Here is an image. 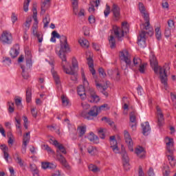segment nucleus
<instances>
[{"mask_svg":"<svg viewBox=\"0 0 176 176\" xmlns=\"http://www.w3.org/2000/svg\"><path fill=\"white\" fill-rule=\"evenodd\" d=\"M139 10L146 22L140 25L141 32L138 37V45L140 47H145L146 46V35H153V29L151 28L149 14L146 12L145 6H144L142 3H139Z\"/></svg>","mask_w":176,"mask_h":176,"instance_id":"nucleus-1","label":"nucleus"},{"mask_svg":"<svg viewBox=\"0 0 176 176\" xmlns=\"http://www.w3.org/2000/svg\"><path fill=\"white\" fill-rule=\"evenodd\" d=\"M150 64L151 68H153L155 74H159L160 70V79L161 80V83L166 87L167 86V73L166 72V68L159 67L157 60H156V56L155 55H152L150 56Z\"/></svg>","mask_w":176,"mask_h":176,"instance_id":"nucleus-2","label":"nucleus"},{"mask_svg":"<svg viewBox=\"0 0 176 176\" xmlns=\"http://www.w3.org/2000/svg\"><path fill=\"white\" fill-rule=\"evenodd\" d=\"M52 36H54V38H57L58 39H60V50L58 52V55L61 60L65 61V57H67L65 53L69 50V45L67 41V36L64 35L60 36V34L56 31L52 32Z\"/></svg>","mask_w":176,"mask_h":176,"instance_id":"nucleus-3","label":"nucleus"},{"mask_svg":"<svg viewBox=\"0 0 176 176\" xmlns=\"http://www.w3.org/2000/svg\"><path fill=\"white\" fill-rule=\"evenodd\" d=\"M82 78L83 80V85L87 89V91L88 92L89 96V102H92L94 104H97V102H100L101 98L100 96L96 94V91L94 89L89 87V81L86 79V76H85V73H82Z\"/></svg>","mask_w":176,"mask_h":176,"instance_id":"nucleus-4","label":"nucleus"},{"mask_svg":"<svg viewBox=\"0 0 176 176\" xmlns=\"http://www.w3.org/2000/svg\"><path fill=\"white\" fill-rule=\"evenodd\" d=\"M122 29L116 25L113 26L114 35L118 41H122L124 36V34L129 33V26H127V22L122 23Z\"/></svg>","mask_w":176,"mask_h":176,"instance_id":"nucleus-5","label":"nucleus"},{"mask_svg":"<svg viewBox=\"0 0 176 176\" xmlns=\"http://www.w3.org/2000/svg\"><path fill=\"white\" fill-rule=\"evenodd\" d=\"M120 58L122 61L125 63L126 65L122 66V69H126L127 68H131V59L130 57V54L127 50H124L120 52Z\"/></svg>","mask_w":176,"mask_h":176,"instance_id":"nucleus-6","label":"nucleus"},{"mask_svg":"<svg viewBox=\"0 0 176 176\" xmlns=\"http://www.w3.org/2000/svg\"><path fill=\"white\" fill-rule=\"evenodd\" d=\"M68 63H67V56L65 57V60H62V67L64 72L67 74V75H72L71 79L74 81L78 80V76L76 75V72H75V70L71 67V70L67 69L65 67V65H67Z\"/></svg>","mask_w":176,"mask_h":176,"instance_id":"nucleus-7","label":"nucleus"},{"mask_svg":"<svg viewBox=\"0 0 176 176\" xmlns=\"http://www.w3.org/2000/svg\"><path fill=\"white\" fill-rule=\"evenodd\" d=\"M0 41L3 45H11L12 42L13 41L12 33L8 30L3 31L0 37Z\"/></svg>","mask_w":176,"mask_h":176,"instance_id":"nucleus-8","label":"nucleus"},{"mask_svg":"<svg viewBox=\"0 0 176 176\" xmlns=\"http://www.w3.org/2000/svg\"><path fill=\"white\" fill-rule=\"evenodd\" d=\"M124 137L125 140V142L131 152L134 151V143L133 142V139H131V136L130 133L127 131H124Z\"/></svg>","mask_w":176,"mask_h":176,"instance_id":"nucleus-9","label":"nucleus"},{"mask_svg":"<svg viewBox=\"0 0 176 176\" xmlns=\"http://www.w3.org/2000/svg\"><path fill=\"white\" fill-rule=\"evenodd\" d=\"M113 13V19L114 21H119L120 20V8L116 3H113L111 8Z\"/></svg>","mask_w":176,"mask_h":176,"instance_id":"nucleus-10","label":"nucleus"},{"mask_svg":"<svg viewBox=\"0 0 176 176\" xmlns=\"http://www.w3.org/2000/svg\"><path fill=\"white\" fill-rule=\"evenodd\" d=\"M157 124L158 127H162L164 125V116L163 115V112H162V109L159 106H157Z\"/></svg>","mask_w":176,"mask_h":176,"instance_id":"nucleus-11","label":"nucleus"},{"mask_svg":"<svg viewBox=\"0 0 176 176\" xmlns=\"http://www.w3.org/2000/svg\"><path fill=\"white\" fill-rule=\"evenodd\" d=\"M98 113H100L98 107L95 106L93 107L87 113L86 118L88 120H91L94 118H97V116H98Z\"/></svg>","mask_w":176,"mask_h":176,"instance_id":"nucleus-12","label":"nucleus"},{"mask_svg":"<svg viewBox=\"0 0 176 176\" xmlns=\"http://www.w3.org/2000/svg\"><path fill=\"white\" fill-rule=\"evenodd\" d=\"M166 151L170 153V155H173L174 153V139L170 138L167 137L166 138Z\"/></svg>","mask_w":176,"mask_h":176,"instance_id":"nucleus-13","label":"nucleus"},{"mask_svg":"<svg viewBox=\"0 0 176 176\" xmlns=\"http://www.w3.org/2000/svg\"><path fill=\"white\" fill-rule=\"evenodd\" d=\"M38 11L36 10V8H33V19L34 21V23L32 25V30L33 34H36L38 31H36L38 28Z\"/></svg>","mask_w":176,"mask_h":176,"instance_id":"nucleus-14","label":"nucleus"},{"mask_svg":"<svg viewBox=\"0 0 176 176\" xmlns=\"http://www.w3.org/2000/svg\"><path fill=\"white\" fill-rule=\"evenodd\" d=\"M50 141H52L53 145H54V146H56L58 148L56 151H58V153L61 152V153L67 155V150L62 144H60L58 141L53 140L52 139H50Z\"/></svg>","mask_w":176,"mask_h":176,"instance_id":"nucleus-15","label":"nucleus"},{"mask_svg":"<svg viewBox=\"0 0 176 176\" xmlns=\"http://www.w3.org/2000/svg\"><path fill=\"white\" fill-rule=\"evenodd\" d=\"M20 54V45L19 44L14 45L10 51V55L12 58H16Z\"/></svg>","mask_w":176,"mask_h":176,"instance_id":"nucleus-16","label":"nucleus"},{"mask_svg":"<svg viewBox=\"0 0 176 176\" xmlns=\"http://www.w3.org/2000/svg\"><path fill=\"white\" fill-rule=\"evenodd\" d=\"M56 159L62 166L65 167V168L69 167V165H68V163L67 162V160L63 155H61V153H58V151H56Z\"/></svg>","mask_w":176,"mask_h":176,"instance_id":"nucleus-17","label":"nucleus"},{"mask_svg":"<svg viewBox=\"0 0 176 176\" xmlns=\"http://www.w3.org/2000/svg\"><path fill=\"white\" fill-rule=\"evenodd\" d=\"M109 83V81H106V85H102L100 83L96 84V87L100 90V93H102L105 97H108L109 94L107 92V89H108V84Z\"/></svg>","mask_w":176,"mask_h":176,"instance_id":"nucleus-18","label":"nucleus"},{"mask_svg":"<svg viewBox=\"0 0 176 176\" xmlns=\"http://www.w3.org/2000/svg\"><path fill=\"white\" fill-rule=\"evenodd\" d=\"M77 92L81 100H85L86 98V89H85V86H78L77 88Z\"/></svg>","mask_w":176,"mask_h":176,"instance_id":"nucleus-19","label":"nucleus"},{"mask_svg":"<svg viewBox=\"0 0 176 176\" xmlns=\"http://www.w3.org/2000/svg\"><path fill=\"white\" fill-rule=\"evenodd\" d=\"M0 148L3 153V157L5 160L7 162V163H9V153H8L9 151V148L5 144H1L0 146Z\"/></svg>","mask_w":176,"mask_h":176,"instance_id":"nucleus-20","label":"nucleus"},{"mask_svg":"<svg viewBox=\"0 0 176 176\" xmlns=\"http://www.w3.org/2000/svg\"><path fill=\"white\" fill-rule=\"evenodd\" d=\"M14 160L16 163L20 166V167H24V160L21 159V157L19 154V152H16L13 155Z\"/></svg>","mask_w":176,"mask_h":176,"instance_id":"nucleus-21","label":"nucleus"},{"mask_svg":"<svg viewBox=\"0 0 176 176\" xmlns=\"http://www.w3.org/2000/svg\"><path fill=\"white\" fill-rule=\"evenodd\" d=\"M142 129V133L144 135H148V133L151 131V126L148 122H145L141 124Z\"/></svg>","mask_w":176,"mask_h":176,"instance_id":"nucleus-22","label":"nucleus"},{"mask_svg":"<svg viewBox=\"0 0 176 176\" xmlns=\"http://www.w3.org/2000/svg\"><path fill=\"white\" fill-rule=\"evenodd\" d=\"M135 153L140 159H144V157H145V150L143 147L139 146L136 148Z\"/></svg>","mask_w":176,"mask_h":176,"instance_id":"nucleus-23","label":"nucleus"},{"mask_svg":"<svg viewBox=\"0 0 176 176\" xmlns=\"http://www.w3.org/2000/svg\"><path fill=\"white\" fill-rule=\"evenodd\" d=\"M147 67H148V63H143L139 65L138 69H134V71H135V72H140V74H145Z\"/></svg>","mask_w":176,"mask_h":176,"instance_id":"nucleus-24","label":"nucleus"},{"mask_svg":"<svg viewBox=\"0 0 176 176\" xmlns=\"http://www.w3.org/2000/svg\"><path fill=\"white\" fill-rule=\"evenodd\" d=\"M31 67H32V61H30V60H26L25 65H21V68L22 69V72L30 71V69H31Z\"/></svg>","mask_w":176,"mask_h":176,"instance_id":"nucleus-25","label":"nucleus"},{"mask_svg":"<svg viewBox=\"0 0 176 176\" xmlns=\"http://www.w3.org/2000/svg\"><path fill=\"white\" fill-rule=\"evenodd\" d=\"M88 140L91 141V142H94V144H98V136L96 135L93 132L89 133L88 136Z\"/></svg>","mask_w":176,"mask_h":176,"instance_id":"nucleus-26","label":"nucleus"},{"mask_svg":"<svg viewBox=\"0 0 176 176\" xmlns=\"http://www.w3.org/2000/svg\"><path fill=\"white\" fill-rule=\"evenodd\" d=\"M32 98V89L31 87H28L26 89V102H31Z\"/></svg>","mask_w":176,"mask_h":176,"instance_id":"nucleus-27","label":"nucleus"},{"mask_svg":"<svg viewBox=\"0 0 176 176\" xmlns=\"http://www.w3.org/2000/svg\"><path fill=\"white\" fill-rule=\"evenodd\" d=\"M51 72L52 74V76L54 78V80H55V83L56 85H60V77H58V74H57V72H54V67H52Z\"/></svg>","mask_w":176,"mask_h":176,"instance_id":"nucleus-28","label":"nucleus"},{"mask_svg":"<svg viewBox=\"0 0 176 176\" xmlns=\"http://www.w3.org/2000/svg\"><path fill=\"white\" fill-rule=\"evenodd\" d=\"M30 140H31L30 132H28L25 135H23V145H28V143L30 142Z\"/></svg>","mask_w":176,"mask_h":176,"instance_id":"nucleus-29","label":"nucleus"},{"mask_svg":"<svg viewBox=\"0 0 176 176\" xmlns=\"http://www.w3.org/2000/svg\"><path fill=\"white\" fill-rule=\"evenodd\" d=\"M87 150L88 153H89V155H91V156H94V155H97L98 152L97 151V148L93 146H89V147H87Z\"/></svg>","mask_w":176,"mask_h":176,"instance_id":"nucleus-30","label":"nucleus"},{"mask_svg":"<svg viewBox=\"0 0 176 176\" xmlns=\"http://www.w3.org/2000/svg\"><path fill=\"white\" fill-rule=\"evenodd\" d=\"M109 43L110 45L111 49H115V47H116V41L115 40V37L113 35L110 36Z\"/></svg>","mask_w":176,"mask_h":176,"instance_id":"nucleus-31","label":"nucleus"},{"mask_svg":"<svg viewBox=\"0 0 176 176\" xmlns=\"http://www.w3.org/2000/svg\"><path fill=\"white\" fill-rule=\"evenodd\" d=\"M43 23L44 24V28H47V27H49V24L50 23V16L49 14L45 16L43 20Z\"/></svg>","mask_w":176,"mask_h":176,"instance_id":"nucleus-32","label":"nucleus"},{"mask_svg":"<svg viewBox=\"0 0 176 176\" xmlns=\"http://www.w3.org/2000/svg\"><path fill=\"white\" fill-rule=\"evenodd\" d=\"M79 43L82 47H89V41H87L86 38H82L79 40Z\"/></svg>","mask_w":176,"mask_h":176,"instance_id":"nucleus-33","label":"nucleus"},{"mask_svg":"<svg viewBox=\"0 0 176 176\" xmlns=\"http://www.w3.org/2000/svg\"><path fill=\"white\" fill-rule=\"evenodd\" d=\"M26 61H32V54L29 50H25Z\"/></svg>","mask_w":176,"mask_h":176,"instance_id":"nucleus-34","label":"nucleus"},{"mask_svg":"<svg viewBox=\"0 0 176 176\" xmlns=\"http://www.w3.org/2000/svg\"><path fill=\"white\" fill-rule=\"evenodd\" d=\"M72 5L74 13L76 15L78 12V0H72Z\"/></svg>","mask_w":176,"mask_h":176,"instance_id":"nucleus-35","label":"nucleus"},{"mask_svg":"<svg viewBox=\"0 0 176 176\" xmlns=\"http://www.w3.org/2000/svg\"><path fill=\"white\" fill-rule=\"evenodd\" d=\"M133 61L134 67H137V65H141V64H142V60L138 56H135Z\"/></svg>","mask_w":176,"mask_h":176,"instance_id":"nucleus-36","label":"nucleus"},{"mask_svg":"<svg viewBox=\"0 0 176 176\" xmlns=\"http://www.w3.org/2000/svg\"><path fill=\"white\" fill-rule=\"evenodd\" d=\"M7 104L8 106V112L10 113H13L14 112V102H8Z\"/></svg>","mask_w":176,"mask_h":176,"instance_id":"nucleus-37","label":"nucleus"},{"mask_svg":"<svg viewBox=\"0 0 176 176\" xmlns=\"http://www.w3.org/2000/svg\"><path fill=\"white\" fill-rule=\"evenodd\" d=\"M88 168L89 171H92V173H98V171H100L98 167L94 164H89Z\"/></svg>","mask_w":176,"mask_h":176,"instance_id":"nucleus-38","label":"nucleus"},{"mask_svg":"<svg viewBox=\"0 0 176 176\" xmlns=\"http://www.w3.org/2000/svg\"><path fill=\"white\" fill-rule=\"evenodd\" d=\"M168 160L169 161V163L171 166V167H174L175 166V159H174V156H173V154L168 155Z\"/></svg>","mask_w":176,"mask_h":176,"instance_id":"nucleus-39","label":"nucleus"},{"mask_svg":"<svg viewBox=\"0 0 176 176\" xmlns=\"http://www.w3.org/2000/svg\"><path fill=\"white\" fill-rule=\"evenodd\" d=\"M135 115H136L135 111H132L130 113L129 120H130L131 123H135V122L137 120V117Z\"/></svg>","mask_w":176,"mask_h":176,"instance_id":"nucleus-40","label":"nucleus"},{"mask_svg":"<svg viewBox=\"0 0 176 176\" xmlns=\"http://www.w3.org/2000/svg\"><path fill=\"white\" fill-rule=\"evenodd\" d=\"M47 1H44L41 3V14H44L45 13H46V9H47Z\"/></svg>","mask_w":176,"mask_h":176,"instance_id":"nucleus-41","label":"nucleus"},{"mask_svg":"<svg viewBox=\"0 0 176 176\" xmlns=\"http://www.w3.org/2000/svg\"><path fill=\"white\" fill-rule=\"evenodd\" d=\"M62 104L64 107H67L69 104V100L67 96L62 95L61 96Z\"/></svg>","mask_w":176,"mask_h":176,"instance_id":"nucleus-42","label":"nucleus"},{"mask_svg":"<svg viewBox=\"0 0 176 176\" xmlns=\"http://www.w3.org/2000/svg\"><path fill=\"white\" fill-rule=\"evenodd\" d=\"M33 35L34 36H36L39 43H42V41H43V34H42V32H36L35 34H33Z\"/></svg>","mask_w":176,"mask_h":176,"instance_id":"nucleus-43","label":"nucleus"},{"mask_svg":"<svg viewBox=\"0 0 176 176\" xmlns=\"http://www.w3.org/2000/svg\"><path fill=\"white\" fill-rule=\"evenodd\" d=\"M77 130L79 131L80 137H83V135H85V134L86 133V126H78Z\"/></svg>","mask_w":176,"mask_h":176,"instance_id":"nucleus-44","label":"nucleus"},{"mask_svg":"<svg viewBox=\"0 0 176 176\" xmlns=\"http://www.w3.org/2000/svg\"><path fill=\"white\" fill-rule=\"evenodd\" d=\"M121 154H122V156L123 162H130V160L129 159V155H127V152H126V151H122L121 152Z\"/></svg>","mask_w":176,"mask_h":176,"instance_id":"nucleus-45","label":"nucleus"},{"mask_svg":"<svg viewBox=\"0 0 176 176\" xmlns=\"http://www.w3.org/2000/svg\"><path fill=\"white\" fill-rule=\"evenodd\" d=\"M155 36L157 41L162 39V32L160 31V28H155Z\"/></svg>","mask_w":176,"mask_h":176,"instance_id":"nucleus-46","label":"nucleus"},{"mask_svg":"<svg viewBox=\"0 0 176 176\" xmlns=\"http://www.w3.org/2000/svg\"><path fill=\"white\" fill-rule=\"evenodd\" d=\"M108 109H110V107L108 105V104H104L98 107V110L99 111V112H100L101 111H107Z\"/></svg>","mask_w":176,"mask_h":176,"instance_id":"nucleus-47","label":"nucleus"},{"mask_svg":"<svg viewBox=\"0 0 176 176\" xmlns=\"http://www.w3.org/2000/svg\"><path fill=\"white\" fill-rule=\"evenodd\" d=\"M30 2L31 0H25L23 3V10L24 12H28V6H30Z\"/></svg>","mask_w":176,"mask_h":176,"instance_id":"nucleus-48","label":"nucleus"},{"mask_svg":"<svg viewBox=\"0 0 176 176\" xmlns=\"http://www.w3.org/2000/svg\"><path fill=\"white\" fill-rule=\"evenodd\" d=\"M98 133L100 135V138L102 140H104L105 139V133L104 132V129L100 128L98 131Z\"/></svg>","mask_w":176,"mask_h":176,"instance_id":"nucleus-49","label":"nucleus"},{"mask_svg":"<svg viewBox=\"0 0 176 176\" xmlns=\"http://www.w3.org/2000/svg\"><path fill=\"white\" fill-rule=\"evenodd\" d=\"M109 13H111V7L108 4H107L106 8L104 11V16L107 17V16H109Z\"/></svg>","mask_w":176,"mask_h":176,"instance_id":"nucleus-50","label":"nucleus"},{"mask_svg":"<svg viewBox=\"0 0 176 176\" xmlns=\"http://www.w3.org/2000/svg\"><path fill=\"white\" fill-rule=\"evenodd\" d=\"M102 121L104 120L106 122V123H108L109 124V126H113V124H114L113 121H111V119H109V118H108L107 117H103L102 118Z\"/></svg>","mask_w":176,"mask_h":176,"instance_id":"nucleus-51","label":"nucleus"},{"mask_svg":"<svg viewBox=\"0 0 176 176\" xmlns=\"http://www.w3.org/2000/svg\"><path fill=\"white\" fill-rule=\"evenodd\" d=\"M32 20L31 18L28 19L25 23V26L26 27L25 30H30V27H31V22Z\"/></svg>","mask_w":176,"mask_h":176,"instance_id":"nucleus-52","label":"nucleus"},{"mask_svg":"<svg viewBox=\"0 0 176 176\" xmlns=\"http://www.w3.org/2000/svg\"><path fill=\"white\" fill-rule=\"evenodd\" d=\"M72 69H78V60H76L75 58L72 59Z\"/></svg>","mask_w":176,"mask_h":176,"instance_id":"nucleus-53","label":"nucleus"},{"mask_svg":"<svg viewBox=\"0 0 176 176\" xmlns=\"http://www.w3.org/2000/svg\"><path fill=\"white\" fill-rule=\"evenodd\" d=\"M98 72L100 76H102V78H105V76H107V74H105V71H104V69H102V67H100L98 69Z\"/></svg>","mask_w":176,"mask_h":176,"instance_id":"nucleus-54","label":"nucleus"},{"mask_svg":"<svg viewBox=\"0 0 176 176\" xmlns=\"http://www.w3.org/2000/svg\"><path fill=\"white\" fill-rule=\"evenodd\" d=\"M43 147L45 148V150L48 152V153H54V151L52 149V148H50V146H49V145L44 144Z\"/></svg>","mask_w":176,"mask_h":176,"instance_id":"nucleus-55","label":"nucleus"},{"mask_svg":"<svg viewBox=\"0 0 176 176\" xmlns=\"http://www.w3.org/2000/svg\"><path fill=\"white\" fill-rule=\"evenodd\" d=\"M87 64L89 65V67H94V60H93V58L91 57H89L87 58Z\"/></svg>","mask_w":176,"mask_h":176,"instance_id":"nucleus-56","label":"nucleus"},{"mask_svg":"<svg viewBox=\"0 0 176 176\" xmlns=\"http://www.w3.org/2000/svg\"><path fill=\"white\" fill-rule=\"evenodd\" d=\"M123 166L125 171H129L130 170V163L129 162H123Z\"/></svg>","mask_w":176,"mask_h":176,"instance_id":"nucleus-57","label":"nucleus"},{"mask_svg":"<svg viewBox=\"0 0 176 176\" xmlns=\"http://www.w3.org/2000/svg\"><path fill=\"white\" fill-rule=\"evenodd\" d=\"M3 63H5L6 65H10L12 64V60L9 57H6L3 60Z\"/></svg>","mask_w":176,"mask_h":176,"instance_id":"nucleus-58","label":"nucleus"},{"mask_svg":"<svg viewBox=\"0 0 176 176\" xmlns=\"http://www.w3.org/2000/svg\"><path fill=\"white\" fill-rule=\"evenodd\" d=\"M95 11L96 8H94V6L93 5L92 3H90L88 12H89V13H94Z\"/></svg>","mask_w":176,"mask_h":176,"instance_id":"nucleus-59","label":"nucleus"},{"mask_svg":"<svg viewBox=\"0 0 176 176\" xmlns=\"http://www.w3.org/2000/svg\"><path fill=\"white\" fill-rule=\"evenodd\" d=\"M165 36L166 38H170V36H171V30H170V28H166L165 29Z\"/></svg>","mask_w":176,"mask_h":176,"instance_id":"nucleus-60","label":"nucleus"},{"mask_svg":"<svg viewBox=\"0 0 176 176\" xmlns=\"http://www.w3.org/2000/svg\"><path fill=\"white\" fill-rule=\"evenodd\" d=\"M15 104L16 107H23L21 104V98L15 99Z\"/></svg>","mask_w":176,"mask_h":176,"instance_id":"nucleus-61","label":"nucleus"},{"mask_svg":"<svg viewBox=\"0 0 176 176\" xmlns=\"http://www.w3.org/2000/svg\"><path fill=\"white\" fill-rule=\"evenodd\" d=\"M110 148H111V149H113V152H114V153H119V147H118L117 146H110Z\"/></svg>","mask_w":176,"mask_h":176,"instance_id":"nucleus-62","label":"nucleus"},{"mask_svg":"<svg viewBox=\"0 0 176 176\" xmlns=\"http://www.w3.org/2000/svg\"><path fill=\"white\" fill-rule=\"evenodd\" d=\"M41 167L44 170H46V168H49V162H42Z\"/></svg>","mask_w":176,"mask_h":176,"instance_id":"nucleus-63","label":"nucleus"},{"mask_svg":"<svg viewBox=\"0 0 176 176\" xmlns=\"http://www.w3.org/2000/svg\"><path fill=\"white\" fill-rule=\"evenodd\" d=\"M22 76L25 79H28V78H30V74H28V72H22Z\"/></svg>","mask_w":176,"mask_h":176,"instance_id":"nucleus-64","label":"nucleus"}]
</instances>
